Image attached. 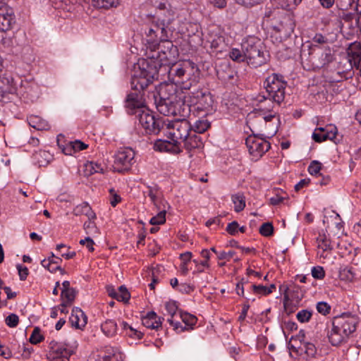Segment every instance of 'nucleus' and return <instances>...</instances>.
<instances>
[{
    "label": "nucleus",
    "mask_w": 361,
    "mask_h": 361,
    "mask_svg": "<svg viewBox=\"0 0 361 361\" xmlns=\"http://www.w3.org/2000/svg\"><path fill=\"white\" fill-rule=\"evenodd\" d=\"M158 63L154 61H141L139 69L131 78L132 91L127 94L125 100V108L130 115H135L140 124L149 134H158L164 126L160 119H156L148 109L143 100L142 92L157 80Z\"/></svg>",
    "instance_id": "nucleus-1"
},
{
    "label": "nucleus",
    "mask_w": 361,
    "mask_h": 361,
    "mask_svg": "<svg viewBox=\"0 0 361 361\" xmlns=\"http://www.w3.org/2000/svg\"><path fill=\"white\" fill-rule=\"evenodd\" d=\"M159 11L157 12V21L153 20L152 23L145 29L146 41L148 44V48L151 51H154L156 47L159 45L162 40H166L167 38H171L173 32V29L171 27V24L173 20V16L169 11H167L169 15L168 18H161V11L165 9V4H160L159 6Z\"/></svg>",
    "instance_id": "nucleus-2"
},
{
    "label": "nucleus",
    "mask_w": 361,
    "mask_h": 361,
    "mask_svg": "<svg viewBox=\"0 0 361 361\" xmlns=\"http://www.w3.org/2000/svg\"><path fill=\"white\" fill-rule=\"evenodd\" d=\"M358 323V317L350 312L334 317L331 330L328 333L329 341L334 346L347 342L350 335L355 331Z\"/></svg>",
    "instance_id": "nucleus-3"
},
{
    "label": "nucleus",
    "mask_w": 361,
    "mask_h": 361,
    "mask_svg": "<svg viewBox=\"0 0 361 361\" xmlns=\"http://www.w3.org/2000/svg\"><path fill=\"white\" fill-rule=\"evenodd\" d=\"M263 85L267 96H259L258 101L260 103L263 100L266 102L269 99V102L273 100L277 104H280L284 100L287 82L283 75L276 73H271L264 80Z\"/></svg>",
    "instance_id": "nucleus-4"
},
{
    "label": "nucleus",
    "mask_w": 361,
    "mask_h": 361,
    "mask_svg": "<svg viewBox=\"0 0 361 361\" xmlns=\"http://www.w3.org/2000/svg\"><path fill=\"white\" fill-rule=\"evenodd\" d=\"M171 38H167L166 40H162L159 45L156 47L155 51H158L157 53H153L150 56V59H140L136 66L134 67V73L137 70L139 69V63L141 61H154L158 63L157 66V78L159 77V68L161 66L166 62H171L176 59L178 56V47L173 45L172 41L170 39ZM154 52V51H151Z\"/></svg>",
    "instance_id": "nucleus-5"
},
{
    "label": "nucleus",
    "mask_w": 361,
    "mask_h": 361,
    "mask_svg": "<svg viewBox=\"0 0 361 361\" xmlns=\"http://www.w3.org/2000/svg\"><path fill=\"white\" fill-rule=\"evenodd\" d=\"M241 47L249 66L257 68L267 62L266 52L262 50L261 43L257 38L246 39L242 43Z\"/></svg>",
    "instance_id": "nucleus-6"
},
{
    "label": "nucleus",
    "mask_w": 361,
    "mask_h": 361,
    "mask_svg": "<svg viewBox=\"0 0 361 361\" xmlns=\"http://www.w3.org/2000/svg\"><path fill=\"white\" fill-rule=\"evenodd\" d=\"M180 93L177 94V88L172 83H162L154 94L157 109L160 114L165 113L167 108L177 100Z\"/></svg>",
    "instance_id": "nucleus-7"
},
{
    "label": "nucleus",
    "mask_w": 361,
    "mask_h": 361,
    "mask_svg": "<svg viewBox=\"0 0 361 361\" xmlns=\"http://www.w3.org/2000/svg\"><path fill=\"white\" fill-rule=\"evenodd\" d=\"M334 59L329 47L312 45L309 52V61L314 68H321Z\"/></svg>",
    "instance_id": "nucleus-8"
},
{
    "label": "nucleus",
    "mask_w": 361,
    "mask_h": 361,
    "mask_svg": "<svg viewBox=\"0 0 361 361\" xmlns=\"http://www.w3.org/2000/svg\"><path fill=\"white\" fill-rule=\"evenodd\" d=\"M188 102L191 103L195 109L208 111L213 105L212 96L207 90L191 92L188 95Z\"/></svg>",
    "instance_id": "nucleus-9"
},
{
    "label": "nucleus",
    "mask_w": 361,
    "mask_h": 361,
    "mask_svg": "<svg viewBox=\"0 0 361 361\" xmlns=\"http://www.w3.org/2000/svg\"><path fill=\"white\" fill-rule=\"evenodd\" d=\"M135 152L130 148L119 150L114 155L113 168L114 171L124 173L128 171L134 163Z\"/></svg>",
    "instance_id": "nucleus-10"
},
{
    "label": "nucleus",
    "mask_w": 361,
    "mask_h": 361,
    "mask_svg": "<svg viewBox=\"0 0 361 361\" xmlns=\"http://www.w3.org/2000/svg\"><path fill=\"white\" fill-rule=\"evenodd\" d=\"M245 145L253 159L257 160L271 147L270 143L262 137L250 135L245 140Z\"/></svg>",
    "instance_id": "nucleus-11"
},
{
    "label": "nucleus",
    "mask_w": 361,
    "mask_h": 361,
    "mask_svg": "<svg viewBox=\"0 0 361 361\" xmlns=\"http://www.w3.org/2000/svg\"><path fill=\"white\" fill-rule=\"evenodd\" d=\"M168 128L171 129L169 135L171 140L178 142V140L183 142L191 133L192 125L186 118L174 121L168 124Z\"/></svg>",
    "instance_id": "nucleus-12"
},
{
    "label": "nucleus",
    "mask_w": 361,
    "mask_h": 361,
    "mask_svg": "<svg viewBox=\"0 0 361 361\" xmlns=\"http://www.w3.org/2000/svg\"><path fill=\"white\" fill-rule=\"evenodd\" d=\"M188 96L180 93V96L175 102H173L166 109L164 116H179L183 118L188 117L191 111L192 104L188 102Z\"/></svg>",
    "instance_id": "nucleus-13"
},
{
    "label": "nucleus",
    "mask_w": 361,
    "mask_h": 361,
    "mask_svg": "<svg viewBox=\"0 0 361 361\" xmlns=\"http://www.w3.org/2000/svg\"><path fill=\"white\" fill-rule=\"evenodd\" d=\"M16 24V17L13 9L6 5L0 6V31L6 32Z\"/></svg>",
    "instance_id": "nucleus-14"
},
{
    "label": "nucleus",
    "mask_w": 361,
    "mask_h": 361,
    "mask_svg": "<svg viewBox=\"0 0 361 361\" xmlns=\"http://www.w3.org/2000/svg\"><path fill=\"white\" fill-rule=\"evenodd\" d=\"M16 91L13 78L0 72V99L4 100L8 94H15Z\"/></svg>",
    "instance_id": "nucleus-15"
},
{
    "label": "nucleus",
    "mask_w": 361,
    "mask_h": 361,
    "mask_svg": "<svg viewBox=\"0 0 361 361\" xmlns=\"http://www.w3.org/2000/svg\"><path fill=\"white\" fill-rule=\"evenodd\" d=\"M204 47L210 49V53L221 54L226 51L227 44L223 36H211L205 42Z\"/></svg>",
    "instance_id": "nucleus-16"
},
{
    "label": "nucleus",
    "mask_w": 361,
    "mask_h": 361,
    "mask_svg": "<svg viewBox=\"0 0 361 361\" xmlns=\"http://www.w3.org/2000/svg\"><path fill=\"white\" fill-rule=\"evenodd\" d=\"M154 149L159 152H170L177 154L181 152L178 142L158 140L154 142Z\"/></svg>",
    "instance_id": "nucleus-17"
},
{
    "label": "nucleus",
    "mask_w": 361,
    "mask_h": 361,
    "mask_svg": "<svg viewBox=\"0 0 361 361\" xmlns=\"http://www.w3.org/2000/svg\"><path fill=\"white\" fill-rule=\"evenodd\" d=\"M348 62L351 68H355L361 71V45L354 44L348 52Z\"/></svg>",
    "instance_id": "nucleus-18"
},
{
    "label": "nucleus",
    "mask_w": 361,
    "mask_h": 361,
    "mask_svg": "<svg viewBox=\"0 0 361 361\" xmlns=\"http://www.w3.org/2000/svg\"><path fill=\"white\" fill-rule=\"evenodd\" d=\"M20 92L22 94V96L24 98L30 100V102H34L39 97V87L35 83H29L25 82L22 84Z\"/></svg>",
    "instance_id": "nucleus-19"
},
{
    "label": "nucleus",
    "mask_w": 361,
    "mask_h": 361,
    "mask_svg": "<svg viewBox=\"0 0 361 361\" xmlns=\"http://www.w3.org/2000/svg\"><path fill=\"white\" fill-rule=\"evenodd\" d=\"M69 319L72 326L82 329L86 325L87 317L80 308L74 307Z\"/></svg>",
    "instance_id": "nucleus-20"
},
{
    "label": "nucleus",
    "mask_w": 361,
    "mask_h": 361,
    "mask_svg": "<svg viewBox=\"0 0 361 361\" xmlns=\"http://www.w3.org/2000/svg\"><path fill=\"white\" fill-rule=\"evenodd\" d=\"M161 320H164V318L159 317L154 312L152 311L142 317V323L148 329L157 330L161 326Z\"/></svg>",
    "instance_id": "nucleus-21"
},
{
    "label": "nucleus",
    "mask_w": 361,
    "mask_h": 361,
    "mask_svg": "<svg viewBox=\"0 0 361 361\" xmlns=\"http://www.w3.org/2000/svg\"><path fill=\"white\" fill-rule=\"evenodd\" d=\"M49 348L56 357L66 358L67 360L74 353L73 349L67 348L55 341H51L49 343Z\"/></svg>",
    "instance_id": "nucleus-22"
},
{
    "label": "nucleus",
    "mask_w": 361,
    "mask_h": 361,
    "mask_svg": "<svg viewBox=\"0 0 361 361\" xmlns=\"http://www.w3.org/2000/svg\"><path fill=\"white\" fill-rule=\"evenodd\" d=\"M183 142L185 148L188 151L196 148H201L203 146L202 137L195 133H192V131Z\"/></svg>",
    "instance_id": "nucleus-23"
},
{
    "label": "nucleus",
    "mask_w": 361,
    "mask_h": 361,
    "mask_svg": "<svg viewBox=\"0 0 361 361\" xmlns=\"http://www.w3.org/2000/svg\"><path fill=\"white\" fill-rule=\"evenodd\" d=\"M186 70L180 64L174 63L169 71V75L172 77L174 82H183Z\"/></svg>",
    "instance_id": "nucleus-24"
},
{
    "label": "nucleus",
    "mask_w": 361,
    "mask_h": 361,
    "mask_svg": "<svg viewBox=\"0 0 361 361\" xmlns=\"http://www.w3.org/2000/svg\"><path fill=\"white\" fill-rule=\"evenodd\" d=\"M101 329L106 336L112 337L117 333V324L112 319H107L102 324Z\"/></svg>",
    "instance_id": "nucleus-25"
},
{
    "label": "nucleus",
    "mask_w": 361,
    "mask_h": 361,
    "mask_svg": "<svg viewBox=\"0 0 361 361\" xmlns=\"http://www.w3.org/2000/svg\"><path fill=\"white\" fill-rule=\"evenodd\" d=\"M29 125L37 130H43L49 128L48 123L42 120L40 117L37 116H30L28 118Z\"/></svg>",
    "instance_id": "nucleus-26"
},
{
    "label": "nucleus",
    "mask_w": 361,
    "mask_h": 361,
    "mask_svg": "<svg viewBox=\"0 0 361 361\" xmlns=\"http://www.w3.org/2000/svg\"><path fill=\"white\" fill-rule=\"evenodd\" d=\"M117 350L111 346H106L103 351L100 353L98 355L101 359L100 361H111L115 360H118V357L116 356Z\"/></svg>",
    "instance_id": "nucleus-27"
},
{
    "label": "nucleus",
    "mask_w": 361,
    "mask_h": 361,
    "mask_svg": "<svg viewBox=\"0 0 361 361\" xmlns=\"http://www.w3.org/2000/svg\"><path fill=\"white\" fill-rule=\"evenodd\" d=\"M62 262L61 257H57L56 260L51 259L50 257L44 259L41 262V264L50 272H55L57 270H61V267L59 265Z\"/></svg>",
    "instance_id": "nucleus-28"
},
{
    "label": "nucleus",
    "mask_w": 361,
    "mask_h": 361,
    "mask_svg": "<svg viewBox=\"0 0 361 361\" xmlns=\"http://www.w3.org/2000/svg\"><path fill=\"white\" fill-rule=\"evenodd\" d=\"M95 173H104V169L101 164L93 161H88L84 164V173L86 176H90Z\"/></svg>",
    "instance_id": "nucleus-29"
},
{
    "label": "nucleus",
    "mask_w": 361,
    "mask_h": 361,
    "mask_svg": "<svg viewBox=\"0 0 361 361\" xmlns=\"http://www.w3.org/2000/svg\"><path fill=\"white\" fill-rule=\"evenodd\" d=\"M233 203L234 204V210L236 212L243 211L245 207V197L243 193H237L231 197Z\"/></svg>",
    "instance_id": "nucleus-30"
},
{
    "label": "nucleus",
    "mask_w": 361,
    "mask_h": 361,
    "mask_svg": "<svg viewBox=\"0 0 361 361\" xmlns=\"http://www.w3.org/2000/svg\"><path fill=\"white\" fill-rule=\"evenodd\" d=\"M317 242L318 247L322 249L324 252L331 251L334 249L331 240L325 234H319Z\"/></svg>",
    "instance_id": "nucleus-31"
},
{
    "label": "nucleus",
    "mask_w": 361,
    "mask_h": 361,
    "mask_svg": "<svg viewBox=\"0 0 361 361\" xmlns=\"http://www.w3.org/2000/svg\"><path fill=\"white\" fill-rule=\"evenodd\" d=\"M180 317L182 322L185 324V326H188V329H192L193 326H195L197 323V317L191 314L188 312H184L181 310L179 311Z\"/></svg>",
    "instance_id": "nucleus-32"
},
{
    "label": "nucleus",
    "mask_w": 361,
    "mask_h": 361,
    "mask_svg": "<svg viewBox=\"0 0 361 361\" xmlns=\"http://www.w3.org/2000/svg\"><path fill=\"white\" fill-rule=\"evenodd\" d=\"M34 156L39 166H45L48 164L50 159H51V155L49 152L47 151L40 150L35 152Z\"/></svg>",
    "instance_id": "nucleus-33"
},
{
    "label": "nucleus",
    "mask_w": 361,
    "mask_h": 361,
    "mask_svg": "<svg viewBox=\"0 0 361 361\" xmlns=\"http://www.w3.org/2000/svg\"><path fill=\"white\" fill-rule=\"evenodd\" d=\"M210 127V123L207 120H197L193 126H192L191 131L196 134H202L204 133Z\"/></svg>",
    "instance_id": "nucleus-34"
},
{
    "label": "nucleus",
    "mask_w": 361,
    "mask_h": 361,
    "mask_svg": "<svg viewBox=\"0 0 361 361\" xmlns=\"http://www.w3.org/2000/svg\"><path fill=\"white\" fill-rule=\"evenodd\" d=\"M76 291L74 288L69 290H62L61 293V298L63 301L66 303L71 304L75 298Z\"/></svg>",
    "instance_id": "nucleus-35"
},
{
    "label": "nucleus",
    "mask_w": 361,
    "mask_h": 361,
    "mask_svg": "<svg viewBox=\"0 0 361 361\" xmlns=\"http://www.w3.org/2000/svg\"><path fill=\"white\" fill-rule=\"evenodd\" d=\"M340 277L342 280L352 281L355 277V273L352 267H345L340 271Z\"/></svg>",
    "instance_id": "nucleus-36"
},
{
    "label": "nucleus",
    "mask_w": 361,
    "mask_h": 361,
    "mask_svg": "<svg viewBox=\"0 0 361 361\" xmlns=\"http://www.w3.org/2000/svg\"><path fill=\"white\" fill-rule=\"evenodd\" d=\"M325 136H323V140L334 141L338 133L337 128L335 126L329 125L325 127Z\"/></svg>",
    "instance_id": "nucleus-37"
},
{
    "label": "nucleus",
    "mask_w": 361,
    "mask_h": 361,
    "mask_svg": "<svg viewBox=\"0 0 361 361\" xmlns=\"http://www.w3.org/2000/svg\"><path fill=\"white\" fill-rule=\"evenodd\" d=\"M73 212L75 215L85 214L89 216L92 213V209L90 205L87 202H83L81 204L77 206Z\"/></svg>",
    "instance_id": "nucleus-38"
},
{
    "label": "nucleus",
    "mask_w": 361,
    "mask_h": 361,
    "mask_svg": "<svg viewBox=\"0 0 361 361\" xmlns=\"http://www.w3.org/2000/svg\"><path fill=\"white\" fill-rule=\"evenodd\" d=\"M230 58L236 62H243L246 61V57L244 56V53L242 50L238 49H233L229 53Z\"/></svg>",
    "instance_id": "nucleus-39"
},
{
    "label": "nucleus",
    "mask_w": 361,
    "mask_h": 361,
    "mask_svg": "<svg viewBox=\"0 0 361 361\" xmlns=\"http://www.w3.org/2000/svg\"><path fill=\"white\" fill-rule=\"evenodd\" d=\"M322 164L318 161H312L308 166V172L312 176H321Z\"/></svg>",
    "instance_id": "nucleus-40"
},
{
    "label": "nucleus",
    "mask_w": 361,
    "mask_h": 361,
    "mask_svg": "<svg viewBox=\"0 0 361 361\" xmlns=\"http://www.w3.org/2000/svg\"><path fill=\"white\" fill-rule=\"evenodd\" d=\"M57 143L59 147V148L61 149L63 153L66 155H72L74 152V147H73L72 142H68L66 145L61 144L60 142V137L58 136L57 137Z\"/></svg>",
    "instance_id": "nucleus-41"
},
{
    "label": "nucleus",
    "mask_w": 361,
    "mask_h": 361,
    "mask_svg": "<svg viewBox=\"0 0 361 361\" xmlns=\"http://www.w3.org/2000/svg\"><path fill=\"white\" fill-rule=\"evenodd\" d=\"M274 233V227L271 223L267 222L262 224V225L259 228V233L265 237H269L272 235Z\"/></svg>",
    "instance_id": "nucleus-42"
},
{
    "label": "nucleus",
    "mask_w": 361,
    "mask_h": 361,
    "mask_svg": "<svg viewBox=\"0 0 361 361\" xmlns=\"http://www.w3.org/2000/svg\"><path fill=\"white\" fill-rule=\"evenodd\" d=\"M44 340L39 327H35L30 337V342L32 344H37Z\"/></svg>",
    "instance_id": "nucleus-43"
},
{
    "label": "nucleus",
    "mask_w": 361,
    "mask_h": 361,
    "mask_svg": "<svg viewBox=\"0 0 361 361\" xmlns=\"http://www.w3.org/2000/svg\"><path fill=\"white\" fill-rule=\"evenodd\" d=\"M166 221V211L162 210L159 212L155 216H153L150 221L149 224L152 225H160L163 224Z\"/></svg>",
    "instance_id": "nucleus-44"
},
{
    "label": "nucleus",
    "mask_w": 361,
    "mask_h": 361,
    "mask_svg": "<svg viewBox=\"0 0 361 361\" xmlns=\"http://www.w3.org/2000/svg\"><path fill=\"white\" fill-rule=\"evenodd\" d=\"M325 128H317L314 130V133H312V139L316 142H322L324 141H326V140H323L322 137L325 136Z\"/></svg>",
    "instance_id": "nucleus-45"
},
{
    "label": "nucleus",
    "mask_w": 361,
    "mask_h": 361,
    "mask_svg": "<svg viewBox=\"0 0 361 361\" xmlns=\"http://www.w3.org/2000/svg\"><path fill=\"white\" fill-rule=\"evenodd\" d=\"M302 348L304 353L308 357H313L317 353V349L313 343H305Z\"/></svg>",
    "instance_id": "nucleus-46"
},
{
    "label": "nucleus",
    "mask_w": 361,
    "mask_h": 361,
    "mask_svg": "<svg viewBox=\"0 0 361 361\" xmlns=\"http://www.w3.org/2000/svg\"><path fill=\"white\" fill-rule=\"evenodd\" d=\"M346 11H338V18L341 22L344 20L346 23H350L354 19L355 14L350 12H345Z\"/></svg>",
    "instance_id": "nucleus-47"
},
{
    "label": "nucleus",
    "mask_w": 361,
    "mask_h": 361,
    "mask_svg": "<svg viewBox=\"0 0 361 361\" xmlns=\"http://www.w3.org/2000/svg\"><path fill=\"white\" fill-rule=\"evenodd\" d=\"M251 288L255 294L267 295L271 293V290H268L267 287L263 285L252 284Z\"/></svg>",
    "instance_id": "nucleus-48"
},
{
    "label": "nucleus",
    "mask_w": 361,
    "mask_h": 361,
    "mask_svg": "<svg viewBox=\"0 0 361 361\" xmlns=\"http://www.w3.org/2000/svg\"><path fill=\"white\" fill-rule=\"evenodd\" d=\"M312 317V312L307 310H302L298 312L296 317L302 323L308 322Z\"/></svg>",
    "instance_id": "nucleus-49"
},
{
    "label": "nucleus",
    "mask_w": 361,
    "mask_h": 361,
    "mask_svg": "<svg viewBox=\"0 0 361 361\" xmlns=\"http://www.w3.org/2000/svg\"><path fill=\"white\" fill-rule=\"evenodd\" d=\"M5 322L11 328L16 327L19 322L18 316L16 314H11L6 317Z\"/></svg>",
    "instance_id": "nucleus-50"
},
{
    "label": "nucleus",
    "mask_w": 361,
    "mask_h": 361,
    "mask_svg": "<svg viewBox=\"0 0 361 361\" xmlns=\"http://www.w3.org/2000/svg\"><path fill=\"white\" fill-rule=\"evenodd\" d=\"M165 307L168 314L171 315V318L173 319V316L176 314L178 310L176 302L175 301L167 302L165 304Z\"/></svg>",
    "instance_id": "nucleus-51"
},
{
    "label": "nucleus",
    "mask_w": 361,
    "mask_h": 361,
    "mask_svg": "<svg viewBox=\"0 0 361 361\" xmlns=\"http://www.w3.org/2000/svg\"><path fill=\"white\" fill-rule=\"evenodd\" d=\"M353 2L354 0H337L336 4L338 11H347Z\"/></svg>",
    "instance_id": "nucleus-52"
},
{
    "label": "nucleus",
    "mask_w": 361,
    "mask_h": 361,
    "mask_svg": "<svg viewBox=\"0 0 361 361\" xmlns=\"http://www.w3.org/2000/svg\"><path fill=\"white\" fill-rule=\"evenodd\" d=\"M318 312L323 315H326L331 310V306L325 302H319L317 305Z\"/></svg>",
    "instance_id": "nucleus-53"
},
{
    "label": "nucleus",
    "mask_w": 361,
    "mask_h": 361,
    "mask_svg": "<svg viewBox=\"0 0 361 361\" xmlns=\"http://www.w3.org/2000/svg\"><path fill=\"white\" fill-rule=\"evenodd\" d=\"M312 276L317 279H322L325 276V271L322 267H314L312 269Z\"/></svg>",
    "instance_id": "nucleus-54"
},
{
    "label": "nucleus",
    "mask_w": 361,
    "mask_h": 361,
    "mask_svg": "<svg viewBox=\"0 0 361 361\" xmlns=\"http://www.w3.org/2000/svg\"><path fill=\"white\" fill-rule=\"evenodd\" d=\"M97 1L99 6L104 8H109L118 4V0H97Z\"/></svg>",
    "instance_id": "nucleus-55"
},
{
    "label": "nucleus",
    "mask_w": 361,
    "mask_h": 361,
    "mask_svg": "<svg viewBox=\"0 0 361 361\" xmlns=\"http://www.w3.org/2000/svg\"><path fill=\"white\" fill-rule=\"evenodd\" d=\"M16 268L18 271L20 279L21 281H25L29 274L28 269L25 266H22L21 264H17Z\"/></svg>",
    "instance_id": "nucleus-56"
},
{
    "label": "nucleus",
    "mask_w": 361,
    "mask_h": 361,
    "mask_svg": "<svg viewBox=\"0 0 361 361\" xmlns=\"http://www.w3.org/2000/svg\"><path fill=\"white\" fill-rule=\"evenodd\" d=\"M109 193L111 195L110 203L112 207H116V204L121 202V197L116 192L114 188H111L109 190Z\"/></svg>",
    "instance_id": "nucleus-57"
},
{
    "label": "nucleus",
    "mask_w": 361,
    "mask_h": 361,
    "mask_svg": "<svg viewBox=\"0 0 361 361\" xmlns=\"http://www.w3.org/2000/svg\"><path fill=\"white\" fill-rule=\"evenodd\" d=\"M201 255L204 258V260L200 262V265L202 267H205L209 268V264L208 261L210 259L209 251L207 249H204L201 252Z\"/></svg>",
    "instance_id": "nucleus-58"
},
{
    "label": "nucleus",
    "mask_w": 361,
    "mask_h": 361,
    "mask_svg": "<svg viewBox=\"0 0 361 361\" xmlns=\"http://www.w3.org/2000/svg\"><path fill=\"white\" fill-rule=\"evenodd\" d=\"M168 322L173 327V329L178 331V332H183L185 330H188L186 326H183L179 322H174L173 319H168Z\"/></svg>",
    "instance_id": "nucleus-59"
},
{
    "label": "nucleus",
    "mask_w": 361,
    "mask_h": 361,
    "mask_svg": "<svg viewBox=\"0 0 361 361\" xmlns=\"http://www.w3.org/2000/svg\"><path fill=\"white\" fill-rule=\"evenodd\" d=\"M238 227L239 225L238 222L234 221L228 224L226 230L230 235H233L237 233Z\"/></svg>",
    "instance_id": "nucleus-60"
},
{
    "label": "nucleus",
    "mask_w": 361,
    "mask_h": 361,
    "mask_svg": "<svg viewBox=\"0 0 361 361\" xmlns=\"http://www.w3.org/2000/svg\"><path fill=\"white\" fill-rule=\"evenodd\" d=\"M80 244L82 245H85L87 248L90 252H93L94 250V247H93L94 241H93V240L90 237H87L85 239L80 240Z\"/></svg>",
    "instance_id": "nucleus-61"
},
{
    "label": "nucleus",
    "mask_w": 361,
    "mask_h": 361,
    "mask_svg": "<svg viewBox=\"0 0 361 361\" xmlns=\"http://www.w3.org/2000/svg\"><path fill=\"white\" fill-rule=\"evenodd\" d=\"M73 147H74V152H79L87 148L88 145L85 143L81 142L80 140H76L75 141L71 142Z\"/></svg>",
    "instance_id": "nucleus-62"
},
{
    "label": "nucleus",
    "mask_w": 361,
    "mask_h": 361,
    "mask_svg": "<svg viewBox=\"0 0 361 361\" xmlns=\"http://www.w3.org/2000/svg\"><path fill=\"white\" fill-rule=\"evenodd\" d=\"M147 195L150 197L153 204L157 206V189L152 187H148Z\"/></svg>",
    "instance_id": "nucleus-63"
},
{
    "label": "nucleus",
    "mask_w": 361,
    "mask_h": 361,
    "mask_svg": "<svg viewBox=\"0 0 361 361\" xmlns=\"http://www.w3.org/2000/svg\"><path fill=\"white\" fill-rule=\"evenodd\" d=\"M0 355L6 359H8L11 357L12 353L8 347L0 344Z\"/></svg>",
    "instance_id": "nucleus-64"
}]
</instances>
